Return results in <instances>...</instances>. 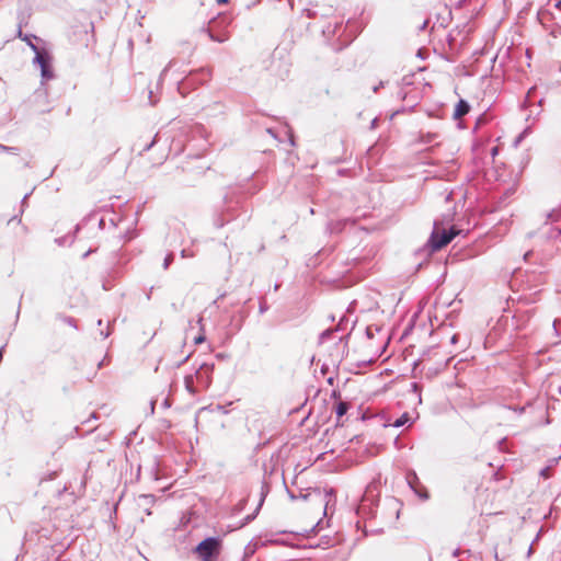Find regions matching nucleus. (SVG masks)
<instances>
[{"instance_id": "obj_1", "label": "nucleus", "mask_w": 561, "mask_h": 561, "mask_svg": "<svg viewBox=\"0 0 561 561\" xmlns=\"http://www.w3.org/2000/svg\"><path fill=\"white\" fill-rule=\"evenodd\" d=\"M214 371V364L203 363L196 369L195 374L185 376L184 386L191 394H196L202 390L207 389L211 383V375Z\"/></svg>"}, {"instance_id": "obj_2", "label": "nucleus", "mask_w": 561, "mask_h": 561, "mask_svg": "<svg viewBox=\"0 0 561 561\" xmlns=\"http://www.w3.org/2000/svg\"><path fill=\"white\" fill-rule=\"evenodd\" d=\"M459 232L460 230H457L455 227H450L448 230H440L438 222L434 221V230L428 240L430 247L433 251H437L447 245Z\"/></svg>"}, {"instance_id": "obj_3", "label": "nucleus", "mask_w": 561, "mask_h": 561, "mask_svg": "<svg viewBox=\"0 0 561 561\" xmlns=\"http://www.w3.org/2000/svg\"><path fill=\"white\" fill-rule=\"evenodd\" d=\"M30 47L35 53L34 64L41 68V76L43 80H50L54 78V72L50 66V56L45 49H39L36 45L30 42Z\"/></svg>"}, {"instance_id": "obj_4", "label": "nucleus", "mask_w": 561, "mask_h": 561, "mask_svg": "<svg viewBox=\"0 0 561 561\" xmlns=\"http://www.w3.org/2000/svg\"><path fill=\"white\" fill-rule=\"evenodd\" d=\"M219 550L220 540L216 537H208L196 547V552L202 561H213L219 554Z\"/></svg>"}, {"instance_id": "obj_5", "label": "nucleus", "mask_w": 561, "mask_h": 561, "mask_svg": "<svg viewBox=\"0 0 561 561\" xmlns=\"http://www.w3.org/2000/svg\"><path fill=\"white\" fill-rule=\"evenodd\" d=\"M469 110L470 106L468 102L465 100H460L455 107L454 118H461L469 112Z\"/></svg>"}, {"instance_id": "obj_6", "label": "nucleus", "mask_w": 561, "mask_h": 561, "mask_svg": "<svg viewBox=\"0 0 561 561\" xmlns=\"http://www.w3.org/2000/svg\"><path fill=\"white\" fill-rule=\"evenodd\" d=\"M341 27V23L339 22H335L334 24L332 23H329L324 28H323V35L327 36V37H331V36H334L336 33H337V30Z\"/></svg>"}, {"instance_id": "obj_7", "label": "nucleus", "mask_w": 561, "mask_h": 561, "mask_svg": "<svg viewBox=\"0 0 561 561\" xmlns=\"http://www.w3.org/2000/svg\"><path fill=\"white\" fill-rule=\"evenodd\" d=\"M154 503V496L151 494H141L139 496V506L151 505Z\"/></svg>"}, {"instance_id": "obj_8", "label": "nucleus", "mask_w": 561, "mask_h": 561, "mask_svg": "<svg viewBox=\"0 0 561 561\" xmlns=\"http://www.w3.org/2000/svg\"><path fill=\"white\" fill-rule=\"evenodd\" d=\"M347 410H348V403L344 402V401H340L336 405L335 413H336L337 417H341L344 414H346Z\"/></svg>"}, {"instance_id": "obj_9", "label": "nucleus", "mask_w": 561, "mask_h": 561, "mask_svg": "<svg viewBox=\"0 0 561 561\" xmlns=\"http://www.w3.org/2000/svg\"><path fill=\"white\" fill-rule=\"evenodd\" d=\"M409 421H410L409 414L404 413L400 417H398L392 425L394 427H401V426L405 425Z\"/></svg>"}, {"instance_id": "obj_10", "label": "nucleus", "mask_w": 561, "mask_h": 561, "mask_svg": "<svg viewBox=\"0 0 561 561\" xmlns=\"http://www.w3.org/2000/svg\"><path fill=\"white\" fill-rule=\"evenodd\" d=\"M174 260V255L173 253H169L165 257H164V262H163V268L167 270L169 268L170 264L173 262Z\"/></svg>"}, {"instance_id": "obj_11", "label": "nucleus", "mask_w": 561, "mask_h": 561, "mask_svg": "<svg viewBox=\"0 0 561 561\" xmlns=\"http://www.w3.org/2000/svg\"><path fill=\"white\" fill-rule=\"evenodd\" d=\"M173 66V61L171 60L162 70L159 80L162 81L165 73L169 71V69Z\"/></svg>"}, {"instance_id": "obj_12", "label": "nucleus", "mask_w": 561, "mask_h": 561, "mask_svg": "<svg viewBox=\"0 0 561 561\" xmlns=\"http://www.w3.org/2000/svg\"><path fill=\"white\" fill-rule=\"evenodd\" d=\"M18 149L14 147H7L0 144V151L15 152Z\"/></svg>"}, {"instance_id": "obj_13", "label": "nucleus", "mask_w": 561, "mask_h": 561, "mask_svg": "<svg viewBox=\"0 0 561 561\" xmlns=\"http://www.w3.org/2000/svg\"><path fill=\"white\" fill-rule=\"evenodd\" d=\"M259 311L260 313H264L267 311V305L265 301L260 302Z\"/></svg>"}, {"instance_id": "obj_14", "label": "nucleus", "mask_w": 561, "mask_h": 561, "mask_svg": "<svg viewBox=\"0 0 561 561\" xmlns=\"http://www.w3.org/2000/svg\"><path fill=\"white\" fill-rule=\"evenodd\" d=\"M35 96H36L37 99H39V98H46V96H47V93H46V91H45V90H37V91L35 92Z\"/></svg>"}, {"instance_id": "obj_15", "label": "nucleus", "mask_w": 561, "mask_h": 561, "mask_svg": "<svg viewBox=\"0 0 561 561\" xmlns=\"http://www.w3.org/2000/svg\"><path fill=\"white\" fill-rule=\"evenodd\" d=\"M204 341H205V335H203V334H199L198 336H196V337L194 339V343H195V344H201V343H203Z\"/></svg>"}, {"instance_id": "obj_16", "label": "nucleus", "mask_w": 561, "mask_h": 561, "mask_svg": "<svg viewBox=\"0 0 561 561\" xmlns=\"http://www.w3.org/2000/svg\"><path fill=\"white\" fill-rule=\"evenodd\" d=\"M181 256H182V257H192V256H193V253L188 252V250H186V249H183V250L181 251Z\"/></svg>"}, {"instance_id": "obj_17", "label": "nucleus", "mask_w": 561, "mask_h": 561, "mask_svg": "<svg viewBox=\"0 0 561 561\" xmlns=\"http://www.w3.org/2000/svg\"><path fill=\"white\" fill-rule=\"evenodd\" d=\"M508 409H511V410H513V411L517 412L518 414H522V413H524V411H525V407H520V408H513V407H508Z\"/></svg>"}, {"instance_id": "obj_18", "label": "nucleus", "mask_w": 561, "mask_h": 561, "mask_svg": "<svg viewBox=\"0 0 561 561\" xmlns=\"http://www.w3.org/2000/svg\"><path fill=\"white\" fill-rule=\"evenodd\" d=\"M210 38L215 42H219V43H222L226 41V38H220L219 36H215L213 35L211 33L209 34Z\"/></svg>"}, {"instance_id": "obj_19", "label": "nucleus", "mask_w": 561, "mask_h": 561, "mask_svg": "<svg viewBox=\"0 0 561 561\" xmlns=\"http://www.w3.org/2000/svg\"><path fill=\"white\" fill-rule=\"evenodd\" d=\"M286 133L288 134L290 145H291V146H294V145H295V141H294V136H293L291 131H290V130H287Z\"/></svg>"}, {"instance_id": "obj_20", "label": "nucleus", "mask_w": 561, "mask_h": 561, "mask_svg": "<svg viewBox=\"0 0 561 561\" xmlns=\"http://www.w3.org/2000/svg\"><path fill=\"white\" fill-rule=\"evenodd\" d=\"M199 75H202L203 77H209V71L208 70H205V69H202L199 72Z\"/></svg>"}, {"instance_id": "obj_21", "label": "nucleus", "mask_w": 561, "mask_h": 561, "mask_svg": "<svg viewBox=\"0 0 561 561\" xmlns=\"http://www.w3.org/2000/svg\"><path fill=\"white\" fill-rule=\"evenodd\" d=\"M154 142H156V139H153L149 145H147V146L145 147V150H149V149H151V148H152V146L154 145Z\"/></svg>"}, {"instance_id": "obj_22", "label": "nucleus", "mask_w": 561, "mask_h": 561, "mask_svg": "<svg viewBox=\"0 0 561 561\" xmlns=\"http://www.w3.org/2000/svg\"><path fill=\"white\" fill-rule=\"evenodd\" d=\"M457 340H458V334H454V335L451 336V339H450V342H451L453 344H455V343L457 342Z\"/></svg>"}, {"instance_id": "obj_23", "label": "nucleus", "mask_w": 561, "mask_h": 561, "mask_svg": "<svg viewBox=\"0 0 561 561\" xmlns=\"http://www.w3.org/2000/svg\"><path fill=\"white\" fill-rule=\"evenodd\" d=\"M535 91V88H531L527 93V101L530 100L531 93Z\"/></svg>"}, {"instance_id": "obj_24", "label": "nucleus", "mask_w": 561, "mask_h": 561, "mask_svg": "<svg viewBox=\"0 0 561 561\" xmlns=\"http://www.w3.org/2000/svg\"><path fill=\"white\" fill-rule=\"evenodd\" d=\"M497 147H493L492 150H491V154L494 157L497 154Z\"/></svg>"}, {"instance_id": "obj_25", "label": "nucleus", "mask_w": 561, "mask_h": 561, "mask_svg": "<svg viewBox=\"0 0 561 561\" xmlns=\"http://www.w3.org/2000/svg\"><path fill=\"white\" fill-rule=\"evenodd\" d=\"M149 100H150L151 104H156V101L152 100V91H149Z\"/></svg>"}, {"instance_id": "obj_26", "label": "nucleus", "mask_w": 561, "mask_h": 561, "mask_svg": "<svg viewBox=\"0 0 561 561\" xmlns=\"http://www.w3.org/2000/svg\"><path fill=\"white\" fill-rule=\"evenodd\" d=\"M412 388L415 392H419V386L416 382L412 383Z\"/></svg>"}, {"instance_id": "obj_27", "label": "nucleus", "mask_w": 561, "mask_h": 561, "mask_svg": "<svg viewBox=\"0 0 561 561\" xmlns=\"http://www.w3.org/2000/svg\"><path fill=\"white\" fill-rule=\"evenodd\" d=\"M266 131H267L270 135H272L273 137H275V138H276V135L274 134L273 129L267 128V129H266Z\"/></svg>"}, {"instance_id": "obj_28", "label": "nucleus", "mask_w": 561, "mask_h": 561, "mask_svg": "<svg viewBox=\"0 0 561 561\" xmlns=\"http://www.w3.org/2000/svg\"><path fill=\"white\" fill-rule=\"evenodd\" d=\"M218 3L226 4L228 3V0H217Z\"/></svg>"}, {"instance_id": "obj_29", "label": "nucleus", "mask_w": 561, "mask_h": 561, "mask_svg": "<svg viewBox=\"0 0 561 561\" xmlns=\"http://www.w3.org/2000/svg\"><path fill=\"white\" fill-rule=\"evenodd\" d=\"M531 252H526L525 255H524V260L527 261L528 256L530 255Z\"/></svg>"}, {"instance_id": "obj_30", "label": "nucleus", "mask_w": 561, "mask_h": 561, "mask_svg": "<svg viewBox=\"0 0 561 561\" xmlns=\"http://www.w3.org/2000/svg\"><path fill=\"white\" fill-rule=\"evenodd\" d=\"M101 334H102V335H103V337L105 339V337H107V336L110 335V332H105V333H103V331H101Z\"/></svg>"}, {"instance_id": "obj_31", "label": "nucleus", "mask_w": 561, "mask_h": 561, "mask_svg": "<svg viewBox=\"0 0 561 561\" xmlns=\"http://www.w3.org/2000/svg\"><path fill=\"white\" fill-rule=\"evenodd\" d=\"M434 137H435V135H428L427 142L432 141V138H434Z\"/></svg>"}, {"instance_id": "obj_32", "label": "nucleus", "mask_w": 561, "mask_h": 561, "mask_svg": "<svg viewBox=\"0 0 561 561\" xmlns=\"http://www.w3.org/2000/svg\"><path fill=\"white\" fill-rule=\"evenodd\" d=\"M145 512H146L147 515H151V512H150L149 508H145Z\"/></svg>"}, {"instance_id": "obj_33", "label": "nucleus", "mask_w": 561, "mask_h": 561, "mask_svg": "<svg viewBox=\"0 0 561 561\" xmlns=\"http://www.w3.org/2000/svg\"><path fill=\"white\" fill-rule=\"evenodd\" d=\"M104 224V220L103 219H100L99 220V226L102 227V225Z\"/></svg>"}, {"instance_id": "obj_34", "label": "nucleus", "mask_w": 561, "mask_h": 561, "mask_svg": "<svg viewBox=\"0 0 561 561\" xmlns=\"http://www.w3.org/2000/svg\"><path fill=\"white\" fill-rule=\"evenodd\" d=\"M90 253H91V250H90V251H88V252H85V253L83 254V257H87Z\"/></svg>"}, {"instance_id": "obj_35", "label": "nucleus", "mask_w": 561, "mask_h": 561, "mask_svg": "<svg viewBox=\"0 0 561 561\" xmlns=\"http://www.w3.org/2000/svg\"><path fill=\"white\" fill-rule=\"evenodd\" d=\"M340 226L339 227H332V230H340Z\"/></svg>"}, {"instance_id": "obj_36", "label": "nucleus", "mask_w": 561, "mask_h": 561, "mask_svg": "<svg viewBox=\"0 0 561 561\" xmlns=\"http://www.w3.org/2000/svg\"><path fill=\"white\" fill-rule=\"evenodd\" d=\"M557 7L561 9V1L557 3Z\"/></svg>"}, {"instance_id": "obj_37", "label": "nucleus", "mask_w": 561, "mask_h": 561, "mask_svg": "<svg viewBox=\"0 0 561 561\" xmlns=\"http://www.w3.org/2000/svg\"><path fill=\"white\" fill-rule=\"evenodd\" d=\"M454 556L457 557L458 556V550H455L454 551Z\"/></svg>"}, {"instance_id": "obj_38", "label": "nucleus", "mask_w": 561, "mask_h": 561, "mask_svg": "<svg viewBox=\"0 0 561 561\" xmlns=\"http://www.w3.org/2000/svg\"><path fill=\"white\" fill-rule=\"evenodd\" d=\"M557 320L553 321V328L556 329V325H557Z\"/></svg>"}, {"instance_id": "obj_39", "label": "nucleus", "mask_w": 561, "mask_h": 561, "mask_svg": "<svg viewBox=\"0 0 561 561\" xmlns=\"http://www.w3.org/2000/svg\"><path fill=\"white\" fill-rule=\"evenodd\" d=\"M558 233L561 234V229L558 230Z\"/></svg>"}]
</instances>
